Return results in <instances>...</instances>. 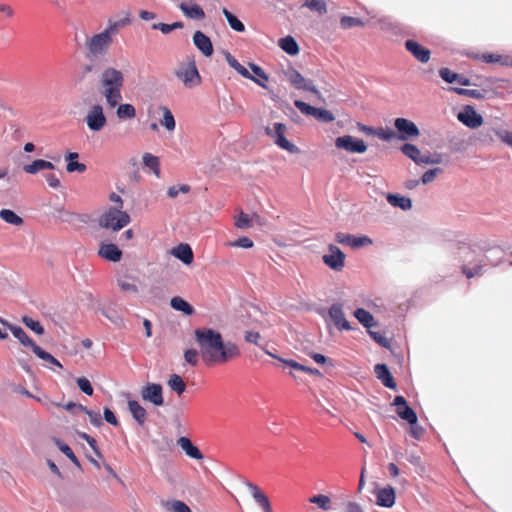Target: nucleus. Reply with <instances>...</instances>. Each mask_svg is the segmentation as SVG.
<instances>
[{
  "label": "nucleus",
  "mask_w": 512,
  "mask_h": 512,
  "mask_svg": "<svg viewBox=\"0 0 512 512\" xmlns=\"http://www.w3.org/2000/svg\"><path fill=\"white\" fill-rule=\"evenodd\" d=\"M294 105L304 115L313 116L320 122L329 123L335 119L334 115L329 110L313 107L304 101L295 100Z\"/></svg>",
  "instance_id": "6e6552de"
},
{
  "label": "nucleus",
  "mask_w": 512,
  "mask_h": 512,
  "mask_svg": "<svg viewBox=\"0 0 512 512\" xmlns=\"http://www.w3.org/2000/svg\"><path fill=\"white\" fill-rule=\"evenodd\" d=\"M461 270L462 273L469 279L482 274L481 265H476L473 268H469L467 265H462Z\"/></svg>",
  "instance_id": "0e129e2a"
},
{
  "label": "nucleus",
  "mask_w": 512,
  "mask_h": 512,
  "mask_svg": "<svg viewBox=\"0 0 512 512\" xmlns=\"http://www.w3.org/2000/svg\"><path fill=\"white\" fill-rule=\"evenodd\" d=\"M222 13L225 16L226 20L228 21L230 27L233 30H235L237 32L245 31V25L234 14H232L228 9L223 8Z\"/></svg>",
  "instance_id": "c03bdc74"
},
{
  "label": "nucleus",
  "mask_w": 512,
  "mask_h": 512,
  "mask_svg": "<svg viewBox=\"0 0 512 512\" xmlns=\"http://www.w3.org/2000/svg\"><path fill=\"white\" fill-rule=\"evenodd\" d=\"M0 322L11 331L13 336L17 338L23 346L30 347L31 349L34 348L36 343L27 335V333L20 326L12 325L2 318H0Z\"/></svg>",
  "instance_id": "aec40b11"
},
{
  "label": "nucleus",
  "mask_w": 512,
  "mask_h": 512,
  "mask_svg": "<svg viewBox=\"0 0 512 512\" xmlns=\"http://www.w3.org/2000/svg\"><path fill=\"white\" fill-rule=\"evenodd\" d=\"M200 356L207 366L222 365L240 356L239 347L233 342H224L220 332L211 328L194 331Z\"/></svg>",
  "instance_id": "f257e3e1"
},
{
  "label": "nucleus",
  "mask_w": 512,
  "mask_h": 512,
  "mask_svg": "<svg viewBox=\"0 0 512 512\" xmlns=\"http://www.w3.org/2000/svg\"><path fill=\"white\" fill-rule=\"evenodd\" d=\"M170 305L173 309L181 311L186 315H192L194 313V308L179 296L173 297L170 301Z\"/></svg>",
  "instance_id": "4c0bfd02"
},
{
  "label": "nucleus",
  "mask_w": 512,
  "mask_h": 512,
  "mask_svg": "<svg viewBox=\"0 0 512 512\" xmlns=\"http://www.w3.org/2000/svg\"><path fill=\"white\" fill-rule=\"evenodd\" d=\"M450 91H453L454 93L466 96L474 99H484L487 97V95L492 92V89H466V88H457V87H451Z\"/></svg>",
  "instance_id": "c756f323"
},
{
  "label": "nucleus",
  "mask_w": 512,
  "mask_h": 512,
  "mask_svg": "<svg viewBox=\"0 0 512 512\" xmlns=\"http://www.w3.org/2000/svg\"><path fill=\"white\" fill-rule=\"evenodd\" d=\"M78 157H79V155L76 152H69L65 156V159L67 161L66 170L69 173H72V172L84 173L86 171V169H87L86 165L84 163L78 162L77 161Z\"/></svg>",
  "instance_id": "72a5a7b5"
},
{
  "label": "nucleus",
  "mask_w": 512,
  "mask_h": 512,
  "mask_svg": "<svg viewBox=\"0 0 512 512\" xmlns=\"http://www.w3.org/2000/svg\"><path fill=\"white\" fill-rule=\"evenodd\" d=\"M286 79L289 83L298 90H305L315 94L317 97H321L319 90L315 87L313 82L306 79L294 68H289L284 72Z\"/></svg>",
  "instance_id": "423d86ee"
},
{
  "label": "nucleus",
  "mask_w": 512,
  "mask_h": 512,
  "mask_svg": "<svg viewBox=\"0 0 512 512\" xmlns=\"http://www.w3.org/2000/svg\"><path fill=\"white\" fill-rule=\"evenodd\" d=\"M394 126L398 132V138L403 141L417 138L420 134L416 124L406 118H396Z\"/></svg>",
  "instance_id": "9b49d317"
},
{
  "label": "nucleus",
  "mask_w": 512,
  "mask_h": 512,
  "mask_svg": "<svg viewBox=\"0 0 512 512\" xmlns=\"http://www.w3.org/2000/svg\"><path fill=\"white\" fill-rule=\"evenodd\" d=\"M374 134L384 141H389L396 137V133L393 130L384 128H379L374 132Z\"/></svg>",
  "instance_id": "338daca9"
},
{
  "label": "nucleus",
  "mask_w": 512,
  "mask_h": 512,
  "mask_svg": "<svg viewBox=\"0 0 512 512\" xmlns=\"http://www.w3.org/2000/svg\"><path fill=\"white\" fill-rule=\"evenodd\" d=\"M439 75L447 83L457 82L462 86H470L472 84L469 78L453 72L449 68H441L439 70Z\"/></svg>",
  "instance_id": "a878e982"
},
{
  "label": "nucleus",
  "mask_w": 512,
  "mask_h": 512,
  "mask_svg": "<svg viewBox=\"0 0 512 512\" xmlns=\"http://www.w3.org/2000/svg\"><path fill=\"white\" fill-rule=\"evenodd\" d=\"M123 84V73L113 67L105 69L100 77L101 87L122 89Z\"/></svg>",
  "instance_id": "ddd939ff"
},
{
  "label": "nucleus",
  "mask_w": 512,
  "mask_h": 512,
  "mask_svg": "<svg viewBox=\"0 0 512 512\" xmlns=\"http://www.w3.org/2000/svg\"><path fill=\"white\" fill-rule=\"evenodd\" d=\"M175 75L187 88H193L201 83V76L196 67L194 59L181 62L175 70Z\"/></svg>",
  "instance_id": "20e7f679"
},
{
  "label": "nucleus",
  "mask_w": 512,
  "mask_h": 512,
  "mask_svg": "<svg viewBox=\"0 0 512 512\" xmlns=\"http://www.w3.org/2000/svg\"><path fill=\"white\" fill-rule=\"evenodd\" d=\"M173 255L181 260L184 264H191L193 261V251L188 244H180L172 251Z\"/></svg>",
  "instance_id": "473e14b6"
},
{
  "label": "nucleus",
  "mask_w": 512,
  "mask_h": 512,
  "mask_svg": "<svg viewBox=\"0 0 512 512\" xmlns=\"http://www.w3.org/2000/svg\"><path fill=\"white\" fill-rule=\"evenodd\" d=\"M309 502L318 505L324 511H328L332 507L330 497L324 494H318L310 497Z\"/></svg>",
  "instance_id": "a18cd8bd"
},
{
  "label": "nucleus",
  "mask_w": 512,
  "mask_h": 512,
  "mask_svg": "<svg viewBox=\"0 0 512 512\" xmlns=\"http://www.w3.org/2000/svg\"><path fill=\"white\" fill-rule=\"evenodd\" d=\"M182 22H174L172 24H166V23H155L152 25V29L154 30H160L163 34H168L171 31L175 29H181L183 28Z\"/></svg>",
  "instance_id": "09e8293b"
},
{
  "label": "nucleus",
  "mask_w": 512,
  "mask_h": 512,
  "mask_svg": "<svg viewBox=\"0 0 512 512\" xmlns=\"http://www.w3.org/2000/svg\"><path fill=\"white\" fill-rule=\"evenodd\" d=\"M337 148L344 149L352 153H364L367 150L365 142L361 139H354L352 136L338 137L335 141Z\"/></svg>",
  "instance_id": "4468645a"
},
{
  "label": "nucleus",
  "mask_w": 512,
  "mask_h": 512,
  "mask_svg": "<svg viewBox=\"0 0 512 512\" xmlns=\"http://www.w3.org/2000/svg\"><path fill=\"white\" fill-rule=\"evenodd\" d=\"M402 153L413 160L416 164H439L442 159L441 156L436 154L434 156L422 155L421 151L414 144L405 143L401 147Z\"/></svg>",
  "instance_id": "0eeeda50"
},
{
  "label": "nucleus",
  "mask_w": 512,
  "mask_h": 512,
  "mask_svg": "<svg viewBox=\"0 0 512 512\" xmlns=\"http://www.w3.org/2000/svg\"><path fill=\"white\" fill-rule=\"evenodd\" d=\"M329 317L332 320L333 324L340 331L342 330H351V326L349 321L345 318V314L343 312V307L339 303H335L331 305L329 308Z\"/></svg>",
  "instance_id": "f3484780"
},
{
  "label": "nucleus",
  "mask_w": 512,
  "mask_h": 512,
  "mask_svg": "<svg viewBox=\"0 0 512 512\" xmlns=\"http://www.w3.org/2000/svg\"><path fill=\"white\" fill-rule=\"evenodd\" d=\"M78 410L84 412L90 419V422L96 426L99 427L102 425V418L99 412H94L92 410H89L87 407L83 405L78 406Z\"/></svg>",
  "instance_id": "3c124183"
},
{
  "label": "nucleus",
  "mask_w": 512,
  "mask_h": 512,
  "mask_svg": "<svg viewBox=\"0 0 512 512\" xmlns=\"http://www.w3.org/2000/svg\"><path fill=\"white\" fill-rule=\"evenodd\" d=\"M167 384L169 388L176 392L178 395H181L185 392L186 384L178 374L170 375Z\"/></svg>",
  "instance_id": "a19ab883"
},
{
  "label": "nucleus",
  "mask_w": 512,
  "mask_h": 512,
  "mask_svg": "<svg viewBox=\"0 0 512 512\" xmlns=\"http://www.w3.org/2000/svg\"><path fill=\"white\" fill-rule=\"evenodd\" d=\"M304 6L312 11L317 12L319 15H323L327 12L326 3L324 0H306Z\"/></svg>",
  "instance_id": "de8ad7c7"
},
{
  "label": "nucleus",
  "mask_w": 512,
  "mask_h": 512,
  "mask_svg": "<svg viewBox=\"0 0 512 512\" xmlns=\"http://www.w3.org/2000/svg\"><path fill=\"white\" fill-rule=\"evenodd\" d=\"M354 316L366 328H371L375 325L373 315L363 308L356 309Z\"/></svg>",
  "instance_id": "58836bf2"
},
{
  "label": "nucleus",
  "mask_w": 512,
  "mask_h": 512,
  "mask_svg": "<svg viewBox=\"0 0 512 512\" xmlns=\"http://www.w3.org/2000/svg\"><path fill=\"white\" fill-rule=\"evenodd\" d=\"M121 90L117 88L101 87V94L104 96L110 108L116 107L122 100Z\"/></svg>",
  "instance_id": "2f4dec72"
},
{
  "label": "nucleus",
  "mask_w": 512,
  "mask_h": 512,
  "mask_svg": "<svg viewBox=\"0 0 512 512\" xmlns=\"http://www.w3.org/2000/svg\"><path fill=\"white\" fill-rule=\"evenodd\" d=\"M141 397L144 401L152 403L154 406L164 404L163 388L157 383H147L141 388Z\"/></svg>",
  "instance_id": "9d476101"
},
{
  "label": "nucleus",
  "mask_w": 512,
  "mask_h": 512,
  "mask_svg": "<svg viewBox=\"0 0 512 512\" xmlns=\"http://www.w3.org/2000/svg\"><path fill=\"white\" fill-rule=\"evenodd\" d=\"M56 443H57V446L60 449V451L63 454H65L74 465H76L77 467H80V462H79L78 458L76 457V455L74 454V452L72 451V449L67 444H65L61 441H57Z\"/></svg>",
  "instance_id": "5fc2aeb1"
},
{
  "label": "nucleus",
  "mask_w": 512,
  "mask_h": 512,
  "mask_svg": "<svg viewBox=\"0 0 512 512\" xmlns=\"http://www.w3.org/2000/svg\"><path fill=\"white\" fill-rule=\"evenodd\" d=\"M406 50L412 54V56L421 63L429 62L431 58V52L429 49L420 45L417 41L408 39L405 41Z\"/></svg>",
  "instance_id": "a211bd4d"
},
{
  "label": "nucleus",
  "mask_w": 512,
  "mask_h": 512,
  "mask_svg": "<svg viewBox=\"0 0 512 512\" xmlns=\"http://www.w3.org/2000/svg\"><path fill=\"white\" fill-rule=\"evenodd\" d=\"M99 255L112 262H118L121 260L122 251L115 244H102L99 248Z\"/></svg>",
  "instance_id": "bb28decb"
},
{
  "label": "nucleus",
  "mask_w": 512,
  "mask_h": 512,
  "mask_svg": "<svg viewBox=\"0 0 512 512\" xmlns=\"http://www.w3.org/2000/svg\"><path fill=\"white\" fill-rule=\"evenodd\" d=\"M226 60H227L228 64L233 69H235L241 76H243L244 78L253 80V81L257 82L260 86L265 87V84L258 81L254 76H252L249 73V71L243 65H241L230 53H228L226 55Z\"/></svg>",
  "instance_id": "f704fd0d"
},
{
  "label": "nucleus",
  "mask_w": 512,
  "mask_h": 512,
  "mask_svg": "<svg viewBox=\"0 0 512 512\" xmlns=\"http://www.w3.org/2000/svg\"><path fill=\"white\" fill-rule=\"evenodd\" d=\"M495 135L505 144L512 147V131L505 129H498L495 131Z\"/></svg>",
  "instance_id": "69168bd1"
},
{
  "label": "nucleus",
  "mask_w": 512,
  "mask_h": 512,
  "mask_svg": "<svg viewBox=\"0 0 512 512\" xmlns=\"http://www.w3.org/2000/svg\"><path fill=\"white\" fill-rule=\"evenodd\" d=\"M55 166L52 162L43 159H36L30 164L23 166V171L30 175H35L41 170H53Z\"/></svg>",
  "instance_id": "cd10ccee"
},
{
  "label": "nucleus",
  "mask_w": 512,
  "mask_h": 512,
  "mask_svg": "<svg viewBox=\"0 0 512 512\" xmlns=\"http://www.w3.org/2000/svg\"><path fill=\"white\" fill-rule=\"evenodd\" d=\"M190 190H191V188L187 184H182V185H179V186H171L167 190V195L170 198H176L180 192L184 193V194H187V193L190 192Z\"/></svg>",
  "instance_id": "13d9d810"
},
{
  "label": "nucleus",
  "mask_w": 512,
  "mask_h": 512,
  "mask_svg": "<svg viewBox=\"0 0 512 512\" xmlns=\"http://www.w3.org/2000/svg\"><path fill=\"white\" fill-rule=\"evenodd\" d=\"M465 126L475 129L483 124V117L476 112L473 106L466 105L457 116Z\"/></svg>",
  "instance_id": "2eb2a0df"
},
{
  "label": "nucleus",
  "mask_w": 512,
  "mask_h": 512,
  "mask_svg": "<svg viewBox=\"0 0 512 512\" xmlns=\"http://www.w3.org/2000/svg\"><path fill=\"white\" fill-rule=\"evenodd\" d=\"M410 424V428H409V434L416 440H420L424 433H425V430L424 428L418 424V420L414 423H409Z\"/></svg>",
  "instance_id": "e2e57ef3"
},
{
  "label": "nucleus",
  "mask_w": 512,
  "mask_h": 512,
  "mask_svg": "<svg viewBox=\"0 0 512 512\" xmlns=\"http://www.w3.org/2000/svg\"><path fill=\"white\" fill-rule=\"evenodd\" d=\"M328 250L330 254L323 255V262L332 270L341 271L345 266V254L333 244L328 246Z\"/></svg>",
  "instance_id": "f8f14e48"
},
{
  "label": "nucleus",
  "mask_w": 512,
  "mask_h": 512,
  "mask_svg": "<svg viewBox=\"0 0 512 512\" xmlns=\"http://www.w3.org/2000/svg\"><path fill=\"white\" fill-rule=\"evenodd\" d=\"M143 163L146 167L153 171L155 176L160 177V162L157 156L151 153H145L142 157Z\"/></svg>",
  "instance_id": "79ce46f5"
},
{
  "label": "nucleus",
  "mask_w": 512,
  "mask_h": 512,
  "mask_svg": "<svg viewBox=\"0 0 512 512\" xmlns=\"http://www.w3.org/2000/svg\"><path fill=\"white\" fill-rule=\"evenodd\" d=\"M128 409L134 418V420L139 424L143 425L147 420V411L146 409L140 405V403L136 400L128 401Z\"/></svg>",
  "instance_id": "c85d7f7f"
},
{
  "label": "nucleus",
  "mask_w": 512,
  "mask_h": 512,
  "mask_svg": "<svg viewBox=\"0 0 512 512\" xmlns=\"http://www.w3.org/2000/svg\"><path fill=\"white\" fill-rule=\"evenodd\" d=\"M252 220L250 216L244 212H240V214L235 219V226L239 229H247L251 227Z\"/></svg>",
  "instance_id": "6e6d98bb"
},
{
  "label": "nucleus",
  "mask_w": 512,
  "mask_h": 512,
  "mask_svg": "<svg viewBox=\"0 0 512 512\" xmlns=\"http://www.w3.org/2000/svg\"><path fill=\"white\" fill-rule=\"evenodd\" d=\"M179 9L187 18L194 20H203L205 18L204 10L197 4L188 5L186 3H180Z\"/></svg>",
  "instance_id": "7c9ffc66"
},
{
  "label": "nucleus",
  "mask_w": 512,
  "mask_h": 512,
  "mask_svg": "<svg viewBox=\"0 0 512 512\" xmlns=\"http://www.w3.org/2000/svg\"><path fill=\"white\" fill-rule=\"evenodd\" d=\"M131 221L129 214L123 210L110 207L100 217L101 227L118 231L127 226Z\"/></svg>",
  "instance_id": "7ed1b4c3"
},
{
  "label": "nucleus",
  "mask_w": 512,
  "mask_h": 512,
  "mask_svg": "<svg viewBox=\"0 0 512 512\" xmlns=\"http://www.w3.org/2000/svg\"><path fill=\"white\" fill-rule=\"evenodd\" d=\"M495 131H498V129L489 128V129H483L478 133V141L490 145L494 142L493 135H495Z\"/></svg>",
  "instance_id": "864d4df0"
},
{
  "label": "nucleus",
  "mask_w": 512,
  "mask_h": 512,
  "mask_svg": "<svg viewBox=\"0 0 512 512\" xmlns=\"http://www.w3.org/2000/svg\"><path fill=\"white\" fill-rule=\"evenodd\" d=\"M287 131V127L283 123H274L273 127H266L265 132L268 136H270L276 145L280 148L290 152L296 153L298 152L297 146L288 141L285 137Z\"/></svg>",
  "instance_id": "39448f33"
},
{
  "label": "nucleus",
  "mask_w": 512,
  "mask_h": 512,
  "mask_svg": "<svg viewBox=\"0 0 512 512\" xmlns=\"http://www.w3.org/2000/svg\"><path fill=\"white\" fill-rule=\"evenodd\" d=\"M127 23H129V19L110 23L103 32L90 37L86 42L87 55L92 57L104 55L112 44V35L116 33L119 26H124Z\"/></svg>",
  "instance_id": "f03ea898"
},
{
  "label": "nucleus",
  "mask_w": 512,
  "mask_h": 512,
  "mask_svg": "<svg viewBox=\"0 0 512 512\" xmlns=\"http://www.w3.org/2000/svg\"><path fill=\"white\" fill-rule=\"evenodd\" d=\"M340 26L342 29H350L356 26H364V22L360 18L344 16L340 20Z\"/></svg>",
  "instance_id": "603ef678"
},
{
  "label": "nucleus",
  "mask_w": 512,
  "mask_h": 512,
  "mask_svg": "<svg viewBox=\"0 0 512 512\" xmlns=\"http://www.w3.org/2000/svg\"><path fill=\"white\" fill-rule=\"evenodd\" d=\"M168 509L173 512H191L189 506L181 500H173L167 503Z\"/></svg>",
  "instance_id": "4d7b16f0"
},
{
  "label": "nucleus",
  "mask_w": 512,
  "mask_h": 512,
  "mask_svg": "<svg viewBox=\"0 0 512 512\" xmlns=\"http://www.w3.org/2000/svg\"><path fill=\"white\" fill-rule=\"evenodd\" d=\"M0 218L11 225L14 226H22L24 223V220L22 217L17 215L14 211L10 209H2L0 210Z\"/></svg>",
  "instance_id": "ea45409f"
},
{
  "label": "nucleus",
  "mask_w": 512,
  "mask_h": 512,
  "mask_svg": "<svg viewBox=\"0 0 512 512\" xmlns=\"http://www.w3.org/2000/svg\"><path fill=\"white\" fill-rule=\"evenodd\" d=\"M387 201L393 207H399L402 210H409L412 207V201L410 198L400 196L398 194H388Z\"/></svg>",
  "instance_id": "c9c22d12"
},
{
  "label": "nucleus",
  "mask_w": 512,
  "mask_h": 512,
  "mask_svg": "<svg viewBox=\"0 0 512 512\" xmlns=\"http://www.w3.org/2000/svg\"><path fill=\"white\" fill-rule=\"evenodd\" d=\"M374 372L385 387L390 389L396 388V382L386 364H376Z\"/></svg>",
  "instance_id": "393cba45"
},
{
  "label": "nucleus",
  "mask_w": 512,
  "mask_h": 512,
  "mask_svg": "<svg viewBox=\"0 0 512 512\" xmlns=\"http://www.w3.org/2000/svg\"><path fill=\"white\" fill-rule=\"evenodd\" d=\"M177 445L185 452V454L195 460H202L204 458L203 453L195 446L192 441L185 436L178 438Z\"/></svg>",
  "instance_id": "412c9836"
},
{
  "label": "nucleus",
  "mask_w": 512,
  "mask_h": 512,
  "mask_svg": "<svg viewBox=\"0 0 512 512\" xmlns=\"http://www.w3.org/2000/svg\"><path fill=\"white\" fill-rule=\"evenodd\" d=\"M247 486L251 491L252 497L262 508L263 512H272L271 503L268 497L261 491V489L251 482H248Z\"/></svg>",
  "instance_id": "5701e85b"
},
{
  "label": "nucleus",
  "mask_w": 512,
  "mask_h": 512,
  "mask_svg": "<svg viewBox=\"0 0 512 512\" xmlns=\"http://www.w3.org/2000/svg\"><path fill=\"white\" fill-rule=\"evenodd\" d=\"M77 385L79 389L85 393L88 396H91L93 394V387L90 383V381L85 377H80L77 379Z\"/></svg>",
  "instance_id": "680f3d73"
},
{
  "label": "nucleus",
  "mask_w": 512,
  "mask_h": 512,
  "mask_svg": "<svg viewBox=\"0 0 512 512\" xmlns=\"http://www.w3.org/2000/svg\"><path fill=\"white\" fill-rule=\"evenodd\" d=\"M200 350L188 349L184 352L185 361L191 366H196L199 362Z\"/></svg>",
  "instance_id": "bf43d9fd"
},
{
  "label": "nucleus",
  "mask_w": 512,
  "mask_h": 512,
  "mask_svg": "<svg viewBox=\"0 0 512 512\" xmlns=\"http://www.w3.org/2000/svg\"><path fill=\"white\" fill-rule=\"evenodd\" d=\"M342 512H364L359 504L348 501L343 504Z\"/></svg>",
  "instance_id": "774afa93"
},
{
  "label": "nucleus",
  "mask_w": 512,
  "mask_h": 512,
  "mask_svg": "<svg viewBox=\"0 0 512 512\" xmlns=\"http://www.w3.org/2000/svg\"><path fill=\"white\" fill-rule=\"evenodd\" d=\"M279 47L289 55H296L299 52V46L292 36L281 38L278 42Z\"/></svg>",
  "instance_id": "e433bc0d"
},
{
  "label": "nucleus",
  "mask_w": 512,
  "mask_h": 512,
  "mask_svg": "<svg viewBox=\"0 0 512 512\" xmlns=\"http://www.w3.org/2000/svg\"><path fill=\"white\" fill-rule=\"evenodd\" d=\"M116 114L119 119H132L136 116V110L131 104H120Z\"/></svg>",
  "instance_id": "49530a36"
},
{
  "label": "nucleus",
  "mask_w": 512,
  "mask_h": 512,
  "mask_svg": "<svg viewBox=\"0 0 512 512\" xmlns=\"http://www.w3.org/2000/svg\"><path fill=\"white\" fill-rule=\"evenodd\" d=\"M442 173V169L441 168H433V169H429L428 171H426L422 177H421V181L423 184H429L431 182H433L435 180V178Z\"/></svg>",
  "instance_id": "052dcab7"
},
{
  "label": "nucleus",
  "mask_w": 512,
  "mask_h": 512,
  "mask_svg": "<svg viewBox=\"0 0 512 512\" xmlns=\"http://www.w3.org/2000/svg\"><path fill=\"white\" fill-rule=\"evenodd\" d=\"M195 46L207 57L213 54V46L210 38L201 31H196L193 35Z\"/></svg>",
  "instance_id": "b1692460"
},
{
  "label": "nucleus",
  "mask_w": 512,
  "mask_h": 512,
  "mask_svg": "<svg viewBox=\"0 0 512 512\" xmlns=\"http://www.w3.org/2000/svg\"><path fill=\"white\" fill-rule=\"evenodd\" d=\"M22 322L26 327L34 331L36 334L42 335L44 333V327L42 326V324L39 321L34 320L33 318L24 316L22 318Z\"/></svg>",
  "instance_id": "8fccbe9b"
},
{
  "label": "nucleus",
  "mask_w": 512,
  "mask_h": 512,
  "mask_svg": "<svg viewBox=\"0 0 512 512\" xmlns=\"http://www.w3.org/2000/svg\"><path fill=\"white\" fill-rule=\"evenodd\" d=\"M392 405L396 407V413L401 419L408 423H414L417 421L416 412L408 405L403 396H396Z\"/></svg>",
  "instance_id": "dca6fc26"
},
{
  "label": "nucleus",
  "mask_w": 512,
  "mask_h": 512,
  "mask_svg": "<svg viewBox=\"0 0 512 512\" xmlns=\"http://www.w3.org/2000/svg\"><path fill=\"white\" fill-rule=\"evenodd\" d=\"M160 110L163 113V118L161 119L160 124L168 131H173L175 129L176 123L170 109L166 106H161Z\"/></svg>",
  "instance_id": "37998d69"
},
{
  "label": "nucleus",
  "mask_w": 512,
  "mask_h": 512,
  "mask_svg": "<svg viewBox=\"0 0 512 512\" xmlns=\"http://www.w3.org/2000/svg\"><path fill=\"white\" fill-rule=\"evenodd\" d=\"M474 59L487 64H498L500 66L512 67V56L498 53H482L473 56Z\"/></svg>",
  "instance_id": "6ab92c4d"
},
{
  "label": "nucleus",
  "mask_w": 512,
  "mask_h": 512,
  "mask_svg": "<svg viewBox=\"0 0 512 512\" xmlns=\"http://www.w3.org/2000/svg\"><path fill=\"white\" fill-rule=\"evenodd\" d=\"M86 124L91 131H100L106 124L107 119L103 111V107L99 104L93 105L85 118Z\"/></svg>",
  "instance_id": "1a4fd4ad"
},
{
  "label": "nucleus",
  "mask_w": 512,
  "mask_h": 512,
  "mask_svg": "<svg viewBox=\"0 0 512 512\" xmlns=\"http://www.w3.org/2000/svg\"><path fill=\"white\" fill-rule=\"evenodd\" d=\"M395 498V490L391 486L381 488L376 492V503L382 507H392Z\"/></svg>",
  "instance_id": "4be33fe9"
}]
</instances>
